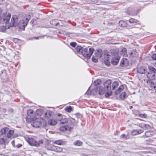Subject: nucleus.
<instances>
[{
  "instance_id": "obj_1",
  "label": "nucleus",
  "mask_w": 156,
  "mask_h": 156,
  "mask_svg": "<svg viewBox=\"0 0 156 156\" xmlns=\"http://www.w3.org/2000/svg\"><path fill=\"white\" fill-rule=\"evenodd\" d=\"M11 16L10 13H9L7 15L6 14H3L2 16H1L0 14V23L3 24L5 23L6 25L9 26L8 29L10 27H16L17 25L18 20L16 16H12L11 19V22L10 23H9Z\"/></svg>"
},
{
  "instance_id": "obj_2",
  "label": "nucleus",
  "mask_w": 156,
  "mask_h": 156,
  "mask_svg": "<svg viewBox=\"0 0 156 156\" xmlns=\"http://www.w3.org/2000/svg\"><path fill=\"white\" fill-rule=\"evenodd\" d=\"M46 122L44 119H37L32 123L31 125L36 128H39L41 126L44 127L46 126Z\"/></svg>"
},
{
  "instance_id": "obj_3",
  "label": "nucleus",
  "mask_w": 156,
  "mask_h": 156,
  "mask_svg": "<svg viewBox=\"0 0 156 156\" xmlns=\"http://www.w3.org/2000/svg\"><path fill=\"white\" fill-rule=\"evenodd\" d=\"M81 54L85 57L90 58L94 51V49L93 48H89V51L87 48H83L82 49Z\"/></svg>"
},
{
  "instance_id": "obj_4",
  "label": "nucleus",
  "mask_w": 156,
  "mask_h": 156,
  "mask_svg": "<svg viewBox=\"0 0 156 156\" xmlns=\"http://www.w3.org/2000/svg\"><path fill=\"white\" fill-rule=\"evenodd\" d=\"M56 120L59 122L60 124H65L68 122L67 119L66 118V117L60 114H56L55 116Z\"/></svg>"
},
{
  "instance_id": "obj_5",
  "label": "nucleus",
  "mask_w": 156,
  "mask_h": 156,
  "mask_svg": "<svg viewBox=\"0 0 156 156\" xmlns=\"http://www.w3.org/2000/svg\"><path fill=\"white\" fill-rule=\"evenodd\" d=\"M29 18H26L25 19L21 20L17 25L18 27L21 29H24L25 27L27 26L29 21L30 20V15H29Z\"/></svg>"
},
{
  "instance_id": "obj_6",
  "label": "nucleus",
  "mask_w": 156,
  "mask_h": 156,
  "mask_svg": "<svg viewBox=\"0 0 156 156\" xmlns=\"http://www.w3.org/2000/svg\"><path fill=\"white\" fill-rule=\"evenodd\" d=\"M104 56L103 60H104V62L106 65H109L110 64L109 62L108 63V61L109 60V58L111 57V55L107 51H105L103 55Z\"/></svg>"
},
{
  "instance_id": "obj_7",
  "label": "nucleus",
  "mask_w": 156,
  "mask_h": 156,
  "mask_svg": "<svg viewBox=\"0 0 156 156\" xmlns=\"http://www.w3.org/2000/svg\"><path fill=\"white\" fill-rule=\"evenodd\" d=\"M28 116L27 118V119H30L31 120H34V112L31 109L27 111Z\"/></svg>"
},
{
  "instance_id": "obj_8",
  "label": "nucleus",
  "mask_w": 156,
  "mask_h": 156,
  "mask_svg": "<svg viewBox=\"0 0 156 156\" xmlns=\"http://www.w3.org/2000/svg\"><path fill=\"white\" fill-rule=\"evenodd\" d=\"M9 140L6 138V136H4L3 135H0V143L1 144L4 143H8Z\"/></svg>"
},
{
  "instance_id": "obj_9",
  "label": "nucleus",
  "mask_w": 156,
  "mask_h": 156,
  "mask_svg": "<svg viewBox=\"0 0 156 156\" xmlns=\"http://www.w3.org/2000/svg\"><path fill=\"white\" fill-rule=\"evenodd\" d=\"M14 131L12 130H10L9 129V131L7 132L6 136V138L7 140H11L12 138H13V134L14 133Z\"/></svg>"
},
{
  "instance_id": "obj_10",
  "label": "nucleus",
  "mask_w": 156,
  "mask_h": 156,
  "mask_svg": "<svg viewBox=\"0 0 156 156\" xmlns=\"http://www.w3.org/2000/svg\"><path fill=\"white\" fill-rule=\"evenodd\" d=\"M111 82L110 80L106 81L104 83V86L105 88H106L108 90H110L111 88Z\"/></svg>"
},
{
  "instance_id": "obj_11",
  "label": "nucleus",
  "mask_w": 156,
  "mask_h": 156,
  "mask_svg": "<svg viewBox=\"0 0 156 156\" xmlns=\"http://www.w3.org/2000/svg\"><path fill=\"white\" fill-rule=\"evenodd\" d=\"M95 57H97L98 58H100L103 55L102 51L101 49L97 50L96 51L95 53Z\"/></svg>"
},
{
  "instance_id": "obj_12",
  "label": "nucleus",
  "mask_w": 156,
  "mask_h": 156,
  "mask_svg": "<svg viewBox=\"0 0 156 156\" xmlns=\"http://www.w3.org/2000/svg\"><path fill=\"white\" fill-rule=\"evenodd\" d=\"M119 61V58L118 57H114L112 59L111 63L112 64L116 65L118 64Z\"/></svg>"
},
{
  "instance_id": "obj_13",
  "label": "nucleus",
  "mask_w": 156,
  "mask_h": 156,
  "mask_svg": "<svg viewBox=\"0 0 156 156\" xmlns=\"http://www.w3.org/2000/svg\"><path fill=\"white\" fill-rule=\"evenodd\" d=\"M58 121L56 119H52L49 120L48 122V123L49 125L51 126H54L56 125Z\"/></svg>"
},
{
  "instance_id": "obj_14",
  "label": "nucleus",
  "mask_w": 156,
  "mask_h": 156,
  "mask_svg": "<svg viewBox=\"0 0 156 156\" xmlns=\"http://www.w3.org/2000/svg\"><path fill=\"white\" fill-rule=\"evenodd\" d=\"M9 131V129L7 127H5L2 129L1 130V134L4 136H6L8 132Z\"/></svg>"
},
{
  "instance_id": "obj_15",
  "label": "nucleus",
  "mask_w": 156,
  "mask_h": 156,
  "mask_svg": "<svg viewBox=\"0 0 156 156\" xmlns=\"http://www.w3.org/2000/svg\"><path fill=\"white\" fill-rule=\"evenodd\" d=\"M105 89L103 87H100L99 90L98 92H97L96 94H98L99 95L101 96L103 95L105 93Z\"/></svg>"
},
{
  "instance_id": "obj_16",
  "label": "nucleus",
  "mask_w": 156,
  "mask_h": 156,
  "mask_svg": "<svg viewBox=\"0 0 156 156\" xmlns=\"http://www.w3.org/2000/svg\"><path fill=\"white\" fill-rule=\"evenodd\" d=\"M145 69L143 67H140L137 69V72L140 74H143L145 73Z\"/></svg>"
},
{
  "instance_id": "obj_17",
  "label": "nucleus",
  "mask_w": 156,
  "mask_h": 156,
  "mask_svg": "<svg viewBox=\"0 0 156 156\" xmlns=\"http://www.w3.org/2000/svg\"><path fill=\"white\" fill-rule=\"evenodd\" d=\"M126 49L125 48H122L121 49V54L125 57H126L127 56V53Z\"/></svg>"
},
{
  "instance_id": "obj_18",
  "label": "nucleus",
  "mask_w": 156,
  "mask_h": 156,
  "mask_svg": "<svg viewBox=\"0 0 156 156\" xmlns=\"http://www.w3.org/2000/svg\"><path fill=\"white\" fill-rule=\"evenodd\" d=\"M124 89V87L123 85L120 86L118 89L115 91V94H119L120 92L122 91Z\"/></svg>"
},
{
  "instance_id": "obj_19",
  "label": "nucleus",
  "mask_w": 156,
  "mask_h": 156,
  "mask_svg": "<svg viewBox=\"0 0 156 156\" xmlns=\"http://www.w3.org/2000/svg\"><path fill=\"white\" fill-rule=\"evenodd\" d=\"M119 85V83L117 81H114L111 85V88L113 90H115L116 88Z\"/></svg>"
},
{
  "instance_id": "obj_20",
  "label": "nucleus",
  "mask_w": 156,
  "mask_h": 156,
  "mask_svg": "<svg viewBox=\"0 0 156 156\" xmlns=\"http://www.w3.org/2000/svg\"><path fill=\"white\" fill-rule=\"evenodd\" d=\"M139 126L143 128L147 129H149L151 127L149 125L143 123H140L139 124Z\"/></svg>"
},
{
  "instance_id": "obj_21",
  "label": "nucleus",
  "mask_w": 156,
  "mask_h": 156,
  "mask_svg": "<svg viewBox=\"0 0 156 156\" xmlns=\"http://www.w3.org/2000/svg\"><path fill=\"white\" fill-rule=\"evenodd\" d=\"M148 68L150 70V72L151 73V74H152V76H154V74L156 73V69L153 67H152L151 66H149Z\"/></svg>"
},
{
  "instance_id": "obj_22",
  "label": "nucleus",
  "mask_w": 156,
  "mask_h": 156,
  "mask_svg": "<svg viewBox=\"0 0 156 156\" xmlns=\"http://www.w3.org/2000/svg\"><path fill=\"white\" fill-rule=\"evenodd\" d=\"M62 148L55 146L53 151L57 152H60L62 151Z\"/></svg>"
},
{
  "instance_id": "obj_23",
  "label": "nucleus",
  "mask_w": 156,
  "mask_h": 156,
  "mask_svg": "<svg viewBox=\"0 0 156 156\" xmlns=\"http://www.w3.org/2000/svg\"><path fill=\"white\" fill-rule=\"evenodd\" d=\"M55 145L51 144H47L46 146V147L49 150L53 151Z\"/></svg>"
},
{
  "instance_id": "obj_24",
  "label": "nucleus",
  "mask_w": 156,
  "mask_h": 156,
  "mask_svg": "<svg viewBox=\"0 0 156 156\" xmlns=\"http://www.w3.org/2000/svg\"><path fill=\"white\" fill-rule=\"evenodd\" d=\"M150 86L151 88L155 90L156 92V83H155L154 81H151Z\"/></svg>"
},
{
  "instance_id": "obj_25",
  "label": "nucleus",
  "mask_w": 156,
  "mask_h": 156,
  "mask_svg": "<svg viewBox=\"0 0 156 156\" xmlns=\"http://www.w3.org/2000/svg\"><path fill=\"white\" fill-rule=\"evenodd\" d=\"M53 144H56L59 145H64V141L61 140H56L53 143Z\"/></svg>"
},
{
  "instance_id": "obj_26",
  "label": "nucleus",
  "mask_w": 156,
  "mask_h": 156,
  "mask_svg": "<svg viewBox=\"0 0 156 156\" xmlns=\"http://www.w3.org/2000/svg\"><path fill=\"white\" fill-rule=\"evenodd\" d=\"M52 115V113L50 111H47L44 114V117L45 118H48L50 117Z\"/></svg>"
},
{
  "instance_id": "obj_27",
  "label": "nucleus",
  "mask_w": 156,
  "mask_h": 156,
  "mask_svg": "<svg viewBox=\"0 0 156 156\" xmlns=\"http://www.w3.org/2000/svg\"><path fill=\"white\" fill-rule=\"evenodd\" d=\"M26 140L30 145L32 146L34 143V140L32 138H28Z\"/></svg>"
},
{
  "instance_id": "obj_28",
  "label": "nucleus",
  "mask_w": 156,
  "mask_h": 156,
  "mask_svg": "<svg viewBox=\"0 0 156 156\" xmlns=\"http://www.w3.org/2000/svg\"><path fill=\"white\" fill-rule=\"evenodd\" d=\"M82 142L80 140H77L75 141L73 143V144L74 145L77 146H81L82 145Z\"/></svg>"
},
{
  "instance_id": "obj_29",
  "label": "nucleus",
  "mask_w": 156,
  "mask_h": 156,
  "mask_svg": "<svg viewBox=\"0 0 156 156\" xmlns=\"http://www.w3.org/2000/svg\"><path fill=\"white\" fill-rule=\"evenodd\" d=\"M83 48L81 46H78L76 48V49L77 52L81 54L82 49Z\"/></svg>"
},
{
  "instance_id": "obj_30",
  "label": "nucleus",
  "mask_w": 156,
  "mask_h": 156,
  "mask_svg": "<svg viewBox=\"0 0 156 156\" xmlns=\"http://www.w3.org/2000/svg\"><path fill=\"white\" fill-rule=\"evenodd\" d=\"M119 26L122 27H124L126 26L127 24L126 22L123 21H120L119 22Z\"/></svg>"
},
{
  "instance_id": "obj_31",
  "label": "nucleus",
  "mask_w": 156,
  "mask_h": 156,
  "mask_svg": "<svg viewBox=\"0 0 156 156\" xmlns=\"http://www.w3.org/2000/svg\"><path fill=\"white\" fill-rule=\"evenodd\" d=\"M119 97L122 99H124L127 98V94L126 93L122 92L120 94Z\"/></svg>"
},
{
  "instance_id": "obj_32",
  "label": "nucleus",
  "mask_w": 156,
  "mask_h": 156,
  "mask_svg": "<svg viewBox=\"0 0 156 156\" xmlns=\"http://www.w3.org/2000/svg\"><path fill=\"white\" fill-rule=\"evenodd\" d=\"M125 61H127V59L126 58H122L121 61L120 63V65L121 66H123V65L125 64Z\"/></svg>"
},
{
  "instance_id": "obj_33",
  "label": "nucleus",
  "mask_w": 156,
  "mask_h": 156,
  "mask_svg": "<svg viewBox=\"0 0 156 156\" xmlns=\"http://www.w3.org/2000/svg\"><path fill=\"white\" fill-rule=\"evenodd\" d=\"M72 109V108L70 106H67L65 108V110L69 112H70Z\"/></svg>"
},
{
  "instance_id": "obj_34",
  "label": "nucleus",
  "mask_w": 156,
  "mask_h": 156,
  "mask_svg": "<svg viewBox=\"0 0 156 156\" xmlns=\"http://www.w3.org/2000/svg\"><path fill=\"white\" fill-rule=\"evenodd\" d=\"M152 134L151 131H148L146 132L145 135L146 137H149L151 136Z\"/></svg>"
},
{
  "instance_id": "obj_35",
  "label": "nucleus",
  "mask_w": 156,
  "mask_h": 156,
  "mask_svg": "<svg viewBox=\"0 0 156 156\" xmlns=\"http://www.w3.org/2000/svg\"><path fill=\"white\" fill-rule=\"evenodd\" d=\"M101 81L99 80H98L95 81L94 82V84L96 86H98L101 83Z\"/></svg>"
},
{
  "instance_id": "obj_36",
  "label": "nucleus",
  "mask_w": 156,
  "mask_h": 156,
  "mask_svg": "<svg viewBox=\"0 0 156 156\" xmlns=\"http://www.w3.org/2000/svg\"><path fill=\"white\" fill-rule=\"evenodd\" d=\"M98 58L97 57H94V56H93L92 58V60L93 62H97L98 61Z\"/></svg>"
},
{
  "instance_id": "obj_37",
  "label": "nucleus",
  "mask_w": 156,
  "mask_h": 156,
  "mask_svg": "<svg viewBox=\"0 0 156 156\" xmlns=\"http://www.w3.org/2000/svg\"><path fill=\"white\" fill-rule=\"evenodd\" d=\"M6 27L5 26V27L4 26H2L0 27V30L2 32H4L6 29Z\"/></svg>"
},
{
  "instance_id": "obj_38",
  "label": "nucleus",
  "mask_w": 156,
  "mask_h": 156,
  "mask_svg": "<svg viewBox=\"0 0 156 156\" xmlns=\"http://www.w3.org/2000/svg\"><path fill=\"white\" fill-rule=\"evenodd\" d=\"M137 21L136 20L133 18L130 19L129 20V22L131 23H137Z\"/></svg>"
},
{
  "instance_id": "obj_39",
  "label": "nucleus",
  "mask_w": 156,
  "mask_h": 156,
  "mask_svg": "<svg viewBox=\"0 0 156 156\" xmlns=\"http://www.w3.org/2000/svg\"><path fill=\"white\" fill-rule=\"evenodd\" d=\"M32 145L33 146H35L36 147H38L39 146V144L38 142H36L35 140L34 141V143Z\"/></svg>"
},
{
  "instance_id": "obj_40",
  "label": "nucleus",
  "mask_w": 156,
  "mask_h": 156,
  "mask_svg": "<svg viewBox=\"0 0 156 156\" xmlns=\"http://www.w3.org/2000/svg\"><path fill=\"white\" fill-rule=\"evenodd\" d=\"M56 21V20H52L51 21H50V23L51 24L53 25H55V26H57V25L58 24V23H54Z\"/></svg>"
},
{
  "instance_id": "obj_41",
  "label": "nucleus",
  "mask_w": 156,
  "mask_h": 156,
  "mask_svg": "<svg viewBox=\"0 0 156 156\" xmlns=\"http://www.w3.org/2000/svg\"><path fill=\"white\" fill-rule=\"evenodd\" d=\"M151 58L153 60H156V54H153L151 56Z\"/></svg>"
},
{
  "instance_id": "obj_42",
  "label": "nucleus",
  "mask_w": 156,
  "mask_h": 156,
  "mask_svg": "<svg viewBox=\"0 0 156 156\" xmlns=\"http://www.w3.org/2000/svg\"><path fill=\"white\" fill-rule=\"evenodd\" d=\"M146 115L145 114H140L139 115V116L142 118H145L146 117Z\"/></svg>"
},
{
  "instance_id": "obj_43",
  "label": "nucleus",
  "mask_w": 156,
  "mask_h": 156,
  "mask_svg": "<svg viewBox=\"0 0 156 156\" xmlns=\"http://www.w3.org/2000/svg\"><path fill=\"white\" fill-rule=\"evenodd\" d=\"M60 129L62 131H64L65 130H67V128L66 126H65L63 127H62L60 128Z\"/></svg>"
},
{
  "instance_id": "obj_44",
  "label": "nucleus",
  "mask_w": 156,
  "mask_h": 156,
  "mask_svg": "<svg viewBox=\"0 0 156 156\" xmlns=\"http://www.w3.org/2000/svg\"><path fill=\"white\" fill-rule=\"evenodd\" d=\"M111 94L112 92H110L109 93L107 92L105 94V95L106 97H108L111 95Z\"/></svg>"
},
{
  "instance_id": "obj_45",
  "label": "nucleus",
  "mask_w": 156,
  "mask_h": 156,
  "mask_svg": "<svg viewBox=\"0 0 156 156\" xmlns=\"http://www.w3.org/2000/svg\"><path fill=\"white\" fill-rule=\"evenodd\" d=\"M70 45L73 47H75L76 45V44L75 42H72L70 43Z\"/></svg>"
},
{
  "instance_id": "obj_46",
  "label": "nucleus",
  "mask_w": 156,
  "mask_h": 156,
  "mask_svg": "<svg viewBox=\"0 0 156 156\" xmlns=\"http://www.w3.org/2000/svg\"><path fill=\"white\" fill-rule=\"evenodd\" d=\"M134 132H137V133H138L139 134L140 133H141L143 132V131L142 130H134L133 131V133H134Z\"/></svg>"
},
{
  "instance_id": "obj_47",
  "label": "nucleus",
  "mask_w": 156,
  "mask_h": 156,
  "mask_svg": "<svg viewBox=\"0 0 156 156\" xmlns=\"http://www.w3.org/2000/svg\"><path fill=\"white\" fill-rule=\"evenodd\" d=\"M71 121L73 123H75L76 122H76L75 120L71 118Z\"/></svg>"
},
{
  "instance_id": "obj_48",
  "label": "nucleus",
  "mask_w": 156,
  "mask_h": 156,
  "mask_svg": "<svg viewBox=\"0 0 156 156\" xmlns=\"http://www.w3.org/2000/svg\"><path fill=\"white\" fill-rule=\"evenodd\" d=\"M11 143L13 145V146L14 147H15V141L14 140H13L12 141Z\"/></svg>"
},
{
  "instance_id": "obj_49",
  "label": "nucleus",
  "mask_w": 156,
  "mask_h": 156,
  "mask_svg": "<svg viewBox=\"0 0 156 156\" xmlns=\"http://www.w3.org/2000/svg\"><path fill=\"white\" fill-rule=\"evenodd\" d=\"M35 21V20H32L30 21V23L32 24H33Z\"/></svg>"
},
{
  "instance_id": "obj_50",
  "label": "nucleus",
  "mask_w": 156,
  "mask_h": 156,
  "mask_svg": "<svg viewBox=\"0 0 156 156\" xmlns=\"http://www.w3.org/2000/svg\"><path fill=\"white\" fill-rule=\"evenodd\" d=\"M132 133L133 135H135L139 134L138 133H137V132H134V133H133V132H132Z\"/></svg>"
},
{
  "instance_id": "obj_51",
  "label": "nucleus",
  "mask_w": 156,
  "mask_h": 156,
  "mask_svg": "<svg viewBox=\"0 0 156 156\" xmlns=\"http://www.w3.org/2000/svg\"><path fill=\"white\" fill-rule=\"evenodd\" d=\"M125 135L124 134H122L121 136L120 137L121 138H123L125 137Z\"/></svg>"
},
{
  "instance_id": "obj_52",
  "label": "nucleus",
  "mask_w": 156,
  "mask_h": 156,
  "mask_svg": "<svg viewBox=\"0 0 156 156\" xmlns=\"http://www.w3.org/2000/svg\"><path fill=\"white\" fill-rule=\"evenodd\" d=\"M39 144H42L43 143V141L42 140H41L40 141H39V143H38Z\"/></svg>"
},
{
  "instance_id": "obj_53",
  "label": "nucleus",
  "mask_w": 156,
  "mask_h": 156,
  "mask_svg": "<svg viewBox=\"0 0 156 156\" xmlns=\"http://www.w3.org/2000/svg\"><path fill=\"white\" fill-rule=\"evenodd\" d=\"M22 146L21 144H18V145H17V147H20Z\"/></svg>"
},
{
  "instance_id": "obj_54",
  "label": "nucleus",
  "mask_w": 156,
  "mask_h": 156,
  "mask_svg": "<svg viewBox=\"0 0 156 156\" xmlns=\"http://www.w3.org/2000/svg\"><path fill=\"white\" fill-rule=\"evenodd\" d=\"M2 12V10L1 8H0V14H1Z\"/></svg>"
},
{
  "instance_id": "obj_55",
  "label": "nucleus",
  "mask_w": 156,
  "mask_h": 156,
  "mask_svg": "<svg viewBox=\"0 0 156 156\" xmlns=\"http://www.w3.org/2000/svg\"><path fill=\"white\" fill-rule=\"evenodd\" d=\"M0 156H5V155L3 154H0Z\"/></svg>"
},
{
  "instance_id": "obj_56",
  "label": "nucleus",
  "mask_w": 156,
  "mask_h": 156,
  "mask_svg": "<svg viewBox=\"0 0 156 156\" xmlns=\"http://www.w3.org/2000/svg\"><path fill=\"white\" fill-rule=\"evenodd\" d=\"M35 38H36V39H38V37H35Z\"/></svg>"
},
{
  "instance_id": "obj_57",
  "label": "nucleus",
  "mask_w": 156,
  "mask_h": 156,
  "mask_svg": "<svg viewBox=\"0 0 156 156\" xmlns=\"http://www.w3.org/2000/svg\"><path fill=\"white\" fill-rule=\"evenodd\" d=\"M130 108H133V107H132V106H130Z\"/></svg>"
},
{
  "instance_id": "obj_58",
  "label": "nucleus",
  "mask_w": 156,
  "mask_h": 156,
  "mask_svg": "<svg viewBox=\"0 0 156 156\" xmlns=\"http://www.w3.org/2000/svg\"><path fill=\"white\" fill-rule=\"evenodd\" d=\"M132 54V52H131V55Z\"/></svg>"
},
{
  "instance_id": "obj_59",
  "label": "nucleus",
  "mask_w": 156,
  "mask_h": 156,
  "mask_svg": "<svg viewBox=\"0 0 156 156\" xmlns=\"http://www.w3.org/2000/svg\"><path fill=\"white\" fill-rule=\"evenodd\" d=\"M149 73H150L148 72V74H149Z\"/></svg>"
}]
</instances>
